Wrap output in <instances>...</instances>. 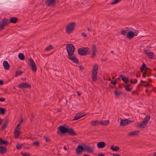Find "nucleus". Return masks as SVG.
<instances>
[{"label":"nucleus","instance_id":"1","mask_svg":"<svg viewBox=\"0 0 156 156\" xmlns=\"http://www.w3.org/2000/svg\"><path fill=\"white\" fill-rule=\"evenodd\" d=\"M18 20V19L15 17L10 18L9 20L5 18L2 19L0 22V30H2L5 26H6L10 23H15Z\"/></svg>","mask_w":156,"mask_h":156},{"label":"nucleus","instance_id":"2","mask_svg":"<svg viewBox=\"0 0 156 156\" xmlns=\"http://www.w3.org/2000/svg\"><path fill=\"white\" fill-rule=\"evenodd\" d=\"M90 49L87 47H82L78 50V54L81 56L86 55L89 53Z\"/></svg>","mask_w":156,"mask_h":156},{"label":"nucleus","instance_id":"3","mask_svg":"<svg viewBox=\"0 0 156 156\" xmlns=\"http://www.w3.org/2000/svg\"><path fill=\"white\" fill-rule=\"evenodd\" d=\"M66 50L67 51L68 55L72 56L74 52L75 48L72 44H68L66 46Z\"/></svg>","mask_w":156,"mask_h":156},{"label":"nucleus","instance_id":"4","mask_svg":"<svg viewBox=\"0 0 156 156\" xmlns=\"http://www.w3.org/2000/svg\"><path fill=\"white\" fill-rule=\"evenodd\" d=\"M76 24L74 23H71L68 24L66 27V32L68 34H70L73 31Z\"/></svg>","mask_w":156,"mask_h":156},{"label":"nucleus","instance_id":"5","mask_svg":"<svg viewBox=\"0 0 156 156\" xmlns=\"http://www.w3.org/2000/svg\"><path fill=\"white\" fill-rule=\"evenodd\" d=\"M57 133L60 135V133L62 134H65L68 132V128L63 126H60L58 128Z\"/></svg>","mask_w":156,"mask_h":156},{"label":"nucleus","instance_id":"6","mask_svg":"<svg viewBox=\"0 0 156 156\" xmlns=\"http://www.w3.org/2000/svg\"><path fill=\"white\" fill-rule=\"evenodd\" d=\"M28 61H29V64L31 66L32 71L36 72L37 69V66L34 60L31 58L29 59Z\"/></svg>","mask_w":156,"mask_h":156},{"label":"nucleus","instance_id":"7","mask_svg":"<svg viewBox=\"0 0 156 156\" xmlns=\"http://www.w3.org/2000/svg\"><path fill=\"white\" fill-rule=\"evenodd\" d=\"M91 50L92 53L91 56V58H94V57L96 55L97 52L96 45L93 44L92 45Z\"/></svg>","mask_w":156,"mask_h":156},{"label":"nucleus","instance_id":"8","mask_svg":"<svg viewBox=\"0 0 156 156\" xmlns=\"http://www.w3.org/2000/svg\"><path fill=\"white\" fill-rule=\"evenodd\" d=\"M84 150V147L81 145H79L78 146L76 149V153L78 154H80L82 153L83 151Z\"/></svg>","mask_w":156,"mask_h":156},{"label":"nucleus","instance_id":"9","mask_svg":"<svg viewBox=\"0 0 156 156\" xmlns=\"http://www.w3.org/2000/svg\"><path fill=\"white\" fill-rule=\"evenodd\" d=\"M131 122V120H129L128 119H121L120 122V124L121 126H123L126 125L130 123Z\"/></svg>","mask_w":156,"mask_h":156},{"label":"nucleus","instance_id":"10","mask_svg":"<svg viewBox=\"0 0 156 156\" xmlns=\"http://www.w3.org/2000/svg\"><path fill=\"white\" fill-rule=\"evenodd\" d=\"M68 58L72 61L74 63H78L79 61L78 59L74 55H72V56H67Z\"/></svg>","mask_w":156,"mask_h":156},{"label":"nucleus","instance_id":"11","mask_svg":"<svg viewBox=\"0 0 156 156\" xmlns=\"http://www.w3.org/2000/svg\"><path fill=\"white\" fill-rule=\"evenodd\" d=\"M31 87V85L26 82L24 83H21L18 86L19 88L20 89H23L27 87L30 88Z\"/></svg>","mask_w":156,"mask_h":156},{"label":"nucleus","instance_id":"12","mask_svg":"<svg viewBox=\"0 0 156 156\" xmlns=\"http://www.w3.org/2000/svg\"><path fill=\"white\" fill-rule=\"evenodd\" d=\"M145 54L148 56L150 59H153L154 58V54L152 52H151L149 50H147L145 51Z\"/></svg>","mask_w":156,"mask_h":156},{"label":"nucleus","instance_id":"13","mask_svg":"<svg viewBox=\"0 0 156 156\" xmlns=\"http://www.w3.org/2000/svg\"><path fill=\"white\" fill-rule=\"evenodd\" d=\"M56 0H47L45 3L46 5L49 6L51 5H55Z\"/></svg>","mask_w":156,"mask_h":156},{"label":"nucleus","instance_id":"14","mask_svg":"<svg viewBox=\"0 0 156 156\" xmlns=\"http://www.w3.org/2000/svg\"><path fill=\"white\" fill-rule=\"evenodd\" d=\"M119 77L121 78V80L123 81L124 83V84L128 83L129 82V79L127 77L121 74Z\"/></svg>","mask_w":156,"mask_h":156},{"label":"nucleus","instance_id":"15","mask_svg":"<svg viewBox=\"0 0 156 156\" xmlns=\"http://www.w3.org/2000/svg\"><path fill=\"white\" fill-rule=\"evenodd\" d=\"M67 133L68 135L72 136H75L77 135V133L75 132L73 129L72 128H68V132Z\"/></svg>","mask_w":156,"mask_h":156},{"label":"nucleus","instance_id":"16","mask_svg":"<svg viewBox=\"0 0 156 156\" xmlns=\"http://www.w3.org/2000/svg\"><path fill=\"white\" fill-rule=\"evenodd\" d=\"M135 36L133 31H129L127 34L126 37L129 39H131Z\"/></svg>","mask_w":156,"mask_h":156},{"label":"nucleus","instance_id":"17","mask_svg":"<svg viewBox=\"0 0 156 156\" xmlns=\"http://www.w3.org/2000/svg\"><path fill=\"white\" fill-rule=\"evenodd\" d=\"M3 66L5 69L8 70L10 68V65L9 64L8 62L6 61H4L3 63Z\"/></svg>","mask_w":156,"mask_h":156},{"label":"nucleus","instance_id":"18","mask_svg":"<svg viewBox=\"0 0 156 156\" xmlns=\"http://www.w3.org/2000/svg\"><path fill=\"white\" fill-rule=\"evenodd\" d=\"M105 142L103 141L99 142L97 144V147L99 148H102L105 147Z\"/></svg>","mask_w":156,"mask_h":156},{"label":"nucleus","instance_id":"19","mask_svg":"<svg viewBox=\"0 0 156 156\" xmlns=\"http://www.w3.org/2000/svg\"><path fill=\"white\" fill-rule=\"evenodd\" d=\"M85 150H86L88 152L92 153L93 151V148L90 146H86L84 147Z\"/></svg>","mask_w":156,"mask_h":156},{"label":"nucleus","instance_id":"20","mask_svg":"<svg viewBox=\"0 0 156 156\" xmlns=\"http://www.w3.org/2000/svg\"><path fill=\"white\" fill-rule=\"evenodd\" d=\"M139 131H135L129 132L128 134V135L129 136H134L137 135L139 133Z\"/></svg>","mask_w":156,"mask_h":156},{"label":"nucleus","instance_id":"21","mask_svg":"<svg viewBox=\"0 0 156 156\" xmlns=\"http://www.w3.org/2000/svg\"><path fill=\"white\" fill-rule=\"evenodd\" d=\"M6 152V147L4 146H0V153L2 154Z\"/></svg>","mask_w":156,"mask_h":156},{"label":"nucleus","instance_id":"22","mask_svg":"<svg viewBox=\"0 0 156 156\" xmlns=\"http://www.w3.org/2000/svg\"><path fill=\"white\" fill-rule=\"evenodd\" d=\"M123 86L125 88V90L128 92H130L132 90V87H129V85L126 84V83L124 84Z\"/></svg>","mask_w":156,"mask_h":156},{"label":"nucleus","instance_id":"23","mask_svg":"<svg viewBox=\"0 0 156 156\" xmlns=\"http://www.w3.org/2000/svg\"><path fill=\"white\" fill-rule=\"evenodd\" d=\"M102 123L101 121L98 122L97 120L92 121L91 122V124L92 126H97L98 124H100Z\"/></svg>","mask_w":156,"mask_h":156},{"label":"nucleus","instance_id":"24","mask_svg":"<svg viewBox=\"0 0 156 156\" xmlns=\"http://www.w3.org/2000/svg\"><path fill=\"white\" fill-rule=\"evenodd\" d=\"M138 127L141 128H144L147 124L144 121H142L138 124Z\"/></svg>","mask_w":156,"mask_h":156},{"label":"nucleus","instance_id":"25","mask_svg":"<svg viewBox=\"0 0 156 156\" xmlns=\"http://www.w3.org/2000/svg\"><path fill=\"white\" fill-rule=\"evenodd\" d=\"M148 68L146 67V65L145 63H143L141 67L140 68V71L142 73H143V71L144 69L145 70H147L148 69Z\"/></svg>","mask_w":156,"mask_h":156},{"label":"nucleus","instance_id":"26","mask_svg":"<svg viewBox=\"0 0 156 156\" xmlns=\"http://www.w3.org/2000/svg\"><path fill=\"white\" fill-rule=\"evenodd\" d=\"M97 73L96 72L95 73H92V78L93 80L95 82L97 80Z\"/></svg>","mask_w":156,"mask_h":156},{"label":"nucleus","instance_id":"27","mask_svg":"<svg viewBox=\"0 0 156 156\" xmlns=\"http://www.w3.org/2000/svg\"><path fill=\"white\" fill-rule=\"evenodd\" d=\"M20 135V132L18 131V129H15L14 130V136L16 138L18 137Z\"/></svg>","mask_w":156,"mask_h":156},{"label":"nucleus","instance_id":"28","mask_svg":"<svg viewBox=\"0 0 156 156\" xmlns=\"http://www.w3.org/2000/svg\"><path fill=\"white\" fill-rule=\"evenodd\" d=\"M8 143L7 141L0 138V144H1L7 146L8 145Z\"/></svg>","mask_w":156,"mask_h":156},{"label":"nucleus","instance_id":"29","mask_svg":"<svg viewBox=\"0 0 156 156\" xmlns=\"http://www.w3.org/2000/svg\"><path fill=\"white\" fill-rule=\"evenodd\" d=\"M93 70L92 71V73H95L96 72V73H97L98 66H94L93 67Z\"/></svg>","mask_w":156,"mask_h":156},{"label":"nucleus","instance_id":"30","mask_svg":"<svg viewBox=\"0 0 156 156\" xmlns=\"http://www.w3.org/2000/svg\"><path fill=\"white\" fill-rule=\"evenodd\" d=\"M150 119V116L149 115H147L143 119V121H144L146 124L148 122L149 120Z\"/></svg>","mask_w":156,"mask_h":156},{"label":"nucleus","instance_id":"31","mask_svg":"<svg viewBox=\"0 0 156 156\" xmlns=\"http://www.w3.org/2000/svg\"><path fill=\"white\" fill-rule=\"evenodd\" d=\"M111 149L113 151H116L119 149V147L118 146H115L114 147L113 145H112L111 147Z\"/></svg>","mask_w":156,"mask_h":156},{"label":"nucleus","instance_id":"32","mask_svg":"<svg viewBox=\"0 0 156 156\" xmlns=\"http://www.w3.org/2000/svg\"><path fill=\"white\" fill-rule=\"evenodd\" d=\"M18 57L21 60H23L25 58L24 55L22 53H20L19 54Z\"/></svg>","mask_w":156,"mask_h":156},{"label":"nucleus","instance_id":"33","mask_svg":"<svg viewBox=\"0 0 156 156\" xmlns=\"http://www.w3.org/2000/svg\"><path fill=\"white\" fill-rule=\"evenodd\" d=\"M23 73V72L20 70L19 71H16V72L15 77L21 75Z\"/></svg>","mask_w":156,"mask_h":156},{"label":"nucleus","instance_id":"34","mask_svg":"<svg viewBox=\"0 0 156 156\" xmlns=\"http://www.w3.org/2000/svg\"><path fill=\"white\" fill-rule=\"evenodd\" d=\"M5 109L2 108H0V114L1 115H4L5 113Z\"/></svg>","mask_w":156,"mask_h":156},{"label":"nucleus","instance_id":"35","mask_svg":"<svg viewBox=\"0 0 156 156\" xmlns=\"http://www.w3.org/2000/svg\"><path fill=\"white\" fill-rule=\"evenodd\" d=\"M53 48V47L52 45H50L48 47H47L45 49V51H48Z\"/></svg>","mask_w":156,"mask_h":156},{"label":"nucleus","instance_id":"36","mask_svg":"<svg viewBox=\"0 0 156 156\" xmlns=\"http://www.w3.org/2000/svg\"><path fill=\"white\" fill-rule=\"evenodd\" d=\"M101 122L102 123L100 124V125L103 126H105L108 125L109 122L108 120H107L106 121H104L103 122Z\"/></svg>","mask_w":156,"mask_h":156},{"label":"nucleus","instance_id":"37","mask_svg":"<svg viewBox=\"0 0 156 156\" xmlns=\"http://www.w3.org/2000/svg\"><path fill=\"white\" fill-rule=\"evenodd\" d=\"M32 145L36 146H38L39 145V142L38 141H34L32 143Z\"/></svg>","mask_w":156,"mask_h":156},{"label":"nucleus","instance_id":"38","mask_svg":"<svg viewBox=\"0 0 156 156\" xmlns=\"http://www.w3.org/2000/svg\"><path fill=\"white\" fill-rule=\"evenodd\" d=\"M121 0H114L111 3L112 5H115L117 3L119 2Z\"/></svg>","mask_w":156,"mask_h":156},{"label":"nucleus","instance_id":"39","mask_svg":"<svg viewBox=\"0 0 156 156\" xmlns=\"http://www.w3.org/2000/svg\"><path fill=\"white\" fill-rule=\"evenodd\" d=\"M23 146V144H22L21 145H20V144H17L16 147L17 148V149H21V147H22Z\"/></svg>","mask_w":156,"mask_h":156},{"label":"nucleus","instance_id":"40","mask_svg":"<svg viewBox=\"0 0 156 156\" xmlns=\"http://www.w3.org/2000/svg\"><path fill=\"white\" fill-rule=\"evenodd\" d=\"M21 154L23 156H30V154H27V152H25L24 153H21Z\"/></svg>","mask_w":156,"mask_h":156},{"label":"nucleus","instance_id":"41","mask_svg":"<svg viewBox=\"0 0 156 156\" xmlns=\"http://www.w3.org/2000/svg\"><path fill=\"white\" fill-rule=\"evenodd\" d=\"M44 139L45 140V141L46 142H48L50 141V139L48 137L46 136H44Z\"/></svg>","mask_w":156,"mask_h":156},{"label":"nucleus","instance_id":"42","mask_svg":"<svg viewBox=\"0 0 156 156\" xmlns=\"http://www.w3.org/2000/svg\"><path fill=\"white\" fill-rule=\"evenodd\" d=\"M114 92L115 94V95L116 97L119 96L120 95V94H121L120 93L117 92L116 90Z\"/></svg>","mask_w":156,"mask_h":156},{"label":"nucleus","instance_id":"43","mask_svg":"<svg viewBox=\"0 0 156 156\" xmlns=\"http://www.w3.org/2000/svg\"><path fill=\"white\" fill-rule=\"evenodd\" d=\"M21 126V125L20 123L18 124L16 126V127L15 129H18V130H19V129L20 128Z\"/></svg>","mask_w":156,"mask_h":156},{"label":"nucleus","instance_id":"44","mask_svg":"<svg viewBox=\"0 0 156 156\" xmlns=\"http://www.w3.org/2000/svg\"><path fill=\"white\" fill-rule=\"evenodd\" d=\"M8 122V120L7 119L5 118L3 122V123L7 125V123Z\"/></svg>","mask_w":156,"mask_h":156},{"label":"nucleus","instance_id":"45","mask_svg":"<svg viewBox=\"0 0 156 156\" xmlns=\"http://www.w3.org/2000/svg\"><path fill=\"white\" fill-rule=\"evenodd\" d=\"M6 126V124L3 123L2 126V129H5Z\"/></svg>","mask_w":156,"mask_h":156},{"label":"nucleus","instance_id":"46","mask_svg":"<svg viewBox=\"0 0 156 156\" xmlns=\"http://www.w3.org/2000/svg\"><path fill=\"white\" fill-rule=\"evenodd\" d=\"M147 73V71L146 70H145L144 72L142 74V76L144 78H145L146 76V74Z\"/></svg>","mask_w":156,"mask_h":156},{"label":"nucleus","instance_id":"47","mask_svg":"<svg viewBox=\"0 0 156 156\" xmlns=\"http://www.w3.org/2000/svg\"><path fill=\"white\" fill-rule=\"evenodd\" d=\"M111 81V83H112L114 85H115L116 83H117V81L116 80H112Z\"/></svg>","mask_w":156,"mask_h":156},{"label":"nucleus","instance_id":"48","mask_svg":"<svg viewBox=\"0 0 156 156\" xmlns=\"http://www.w3.org/2000/svg\"><path fill=\"white\" fill-rule=\"evenodd\" d=\"M126 33V31L125 30H123L121 32V34L122 35H125Z\"/></svg>","mask_w":156,"mask_h":156},{"label":"nucleus","instance_id":"49","mask_svg":"<svg viewBox=\"0 0 156 156\" xmlns=\"http://www.w3.org/2000/svg\"><path fill=\"white\" fill-rule=\"evenodd\" d=\"M5 101V98H0V101L1 102L4 101Z\"/></svg>","mask_w":156,"mask_h":156},{"label":"nucleus","instance_id":"50","mask_svg":"<svg viewBox=\"0 0 156 156\" xmlns=\"http://www.w3.org/2000/svg\"><path fill=\"white\" fill-rule=\"evenodd\" d=\"M78 119H79L78 118L76 114V116L74 117V119H73V120H76Z\"/></svg>","mask_w":156,"mask_h":156},{"label":"nucleus","instance_id":"51","mask_svg":"<svg viewBox=\"0 0 156 156\" xmlns=\"http://www.w3.org/2000/svg\"><path fill=\"white\" fill-rule=\"evenodd\" d=\"M78 114L80 118H81L85 115H83V113H78Z\"/></svg>","mask_w":156,"mask_h":156},{"label":"nucleus","instance_id":"52","mask_svg":"<svg viewBox=\"0 0 156 156\" xmlns=\"http://www.w3.org/2000/svg\"><path fill=\"white\" fill-rule=\"evenodd\" d=\"M134 34H135V36H136L138 34V33H139L138 31V30H137L135 32H134Z\"/></svg>","mask_w":156,"mask_h":156},{"label":"nucleus","instance_id":"53","mask_svg":"<svg viewBox=\"0 0 156 156\" xmlns=\"http://www.w3.org/2000/svg\"><path fill=\"white\" fill-rule=\"evenodd\" d=\"M81 34L84 37H86L87 35L84 32H83Z\"/></svg>","mask_w":156,"mask_h":156},{"label":"nucleus","instance_id":"54","mask_svg":"<svg viewBox=\"0 0 156 156\" xmlns=\"http://www.w3.org/2000/svg\"><path fill=\"white\" fill-rule=\"evenodd\" d=\"M79 68L81 70H83L84 69V68L82 67L81 66H79Z\"/></svg>","mask_w":156,"mask_h":156},{"label":"nucleus","instance_id":"55","mask_svg":"<svg viewBox=\"0 0 156 156\" xmlns=\"http://www.w3.org/2000/svg\"><path fill=\"white\" fill-rule=\"evenodd\" d=\"M3 84V81L2 80H0V85H2Z\"/></svg>","mask_w":156,"mask_h":156},{"label":"nucleus","instance_id":"56","mask_svg":"<svg viewBox=\"0 0 156 156\" xmlns=\"http://www.w3.org/2000/svg\"><path fill=\"white\" fill-rule=\"evenodd\" d=\"M77 94L79 96H80L81 94V93H80V92L77 91Z\"/></svg>","mask_w":156,"mask_h":156},{"label":"nucleus","instance_id":"57","mask_svg":"<svg viewBox=\"0 0 156 156\" xmlns=\"http://www.w3.org/2000/svg\"><path fill=\"white\" fill-rule=\"evenodd\" d=\"M129 82L132 83V84H135V83H134L133 81L132 80V79H130V80L129 81Z\"/></svg>","mask_w":156,"mask_h":156},{"label":"nucleus","instance_id":"58","mask_svg":"<svg viewBox=\"0 0 156 156\" xmlns=\"http://www.w3.org/2000/svg\"><path fill=\"white\" fill-rule=\"evenodd\" d=\"M23 121V118H21L20 119V124L22 123Z\"/></svg>","mask_w":156,"mask_h":156},{"label":"nucleus","instance_id":"59","mask_svg":"<svg viewBox=\"0 0 156 156\" xmlns=\"http://www.w3.org/2000/svg\"><path fill=\"white\" fill-rule=\"evenodd\" d=\"M98 156H105L104 154H99L98 155Z\"/></svg>","mask_w":156,"mask_h":156},{"label":"nucleus","instance_id":"60","mask_svg":"<svg viewBox=\"0 0 156 156\" xmlns=\"http://www.w3.org/2000/svg\"><path fill=\"white\" fill-rule=\"evenodd\" d=\"M2 119L1 118H0V126L2 124Z\"/></svg>","mask_w":156,"mask_h":156},{"label":"nucleus","instance_id":"61","mask_svg":"<svg viewBox=\"0 0 156 156\" xmlns=\"http://www.w3.org/2000/svg\"><path fill=\"white\" fill-rule=\"evenodd\" d=\"M137 82V80L136 79H135L134 80V81H133L134 83H136Z\"/></svg>","mask_w":156,"mask_h":156},{"label":"nucleus","instance_id":"62","mask_svg":"<svg viewBox=\"0 0 156 156\" xmlns=\"http://www.w3.org/2000/svg\"><path fill=\"white\" fill-rule=\"evenodd\" d=\"M21 79L23 80H26V78H24V77H23V78H22Z\"/></svg>","mask_w":156,"mask_h":156},{"label":"nucleus","instance_id":"63","mask_svg":"<svg viewBox=\"0 0 156 156\" xmlns=\"http://www.w3.org/2000/svg\"><path fill=\"white\" fill-rule=\"evenodd\" d=\"M114 156H121L118 154H116L115 155L114 154Z\"/></svg>","mask_w":156,"mask_h":156},{"label":"nucleus","instance_id":"64","mask_svg":"<svg viewBox=\"0 0 156 156\" xmlns=\"http://www.w3.org/2000/svg\"><path fill=\"white\" fill-rule=\"evenodd\" d=\"M83 156H90V155H89L88 154H85L83 155Z\"/></svg>","mask_w":156,"mask_h":156}]
</instances>
